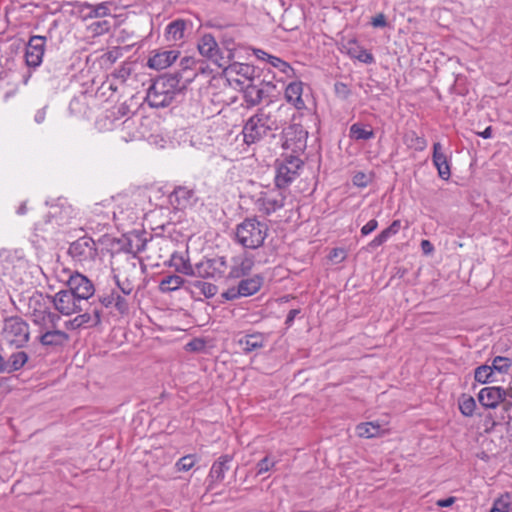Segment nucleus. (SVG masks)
<instances>
[{
	"instance_id": "1",
	"label": "nucleus",
	"mask_w": 512,
	"mask_h": 512,
	"mask_svg": "<svg viewBox=\"0 0 512 512\" xmlns=\"http://www.w3.org/2000/svg\"><path fill=\"white\" fill-rule=\"evenodd\" d=\"M282 107L276 110L260 108L245 123L242 133L247 145L260 142L270 133L279 130L283 125L280 117Z\"/></svg>"
},
{
	"instance_id": "2",
	"label": "nucleus",
	"mask_w": 512,
	"mask_h": 512,
	"mask_svg": "<svg viewBox=\"0 0 512 512\" xmlns=\"http://www.w3.org/2000/svg\"><path fill=\"white\" fill-rule=\"evenodd\" d=\"M185 89L178 73L158 77L147 91L146 100L151 107L163 108Z\"/></svg>"
},
{
	"instance_id": "3",
	"label": "nucleus",
	"mask_w": 512,
	"mask_h": 512,
	"mask_svg": "<svg viewBox=\"0 0 512 512\" xmlns=\"http://www.w3.org/2000/svg\"><path fill=\"white\" fill-rule=\"evenodd\" d=\"M75 216L76 212L72 205L66 199H58L57 203L51 206L48 217L35 224V236L46 240L60 228L68 225Z\"/></svg>"
},
{
	"instance_id": "4",
	"label": "nucleus",
	"mask_w": 512,
	"mask_h": 512,
	"mask_svg": "<svg viewBox=\"0 0 512 512\" xmlns=\"http://www.w3.org/2000/svg\"><path fill=\"white\" fill-rule=\"evenodd\" d=\"M290 197L291 192L289 189L278 187V185L274 184L273 187H265L255 194L252 197V201L260 214L270 216L281 210Z\"/></svg>"
},
{
	"instance_id": "5",
	"label": "nucleus",
	"mask_w": 512,
	"mask_h": 512,
	"mask_svg": "<svg viewBox=\"0 0 512 512\" xmlns=\"http://www.w3.org/2000/svg\"><path fill=\"white\" fill-rule=\"evenodd\" d=\"M268 235V226L257 218H246L237 225L236 239L247 249L261 247Z\"/></svg>"
},
{
	"instance_id": "6",
	"label": "nucleus",
	"mask_w": 512,
	"mask_h": 512,
	"mask_svg": "<svg viewBox=\"0 0 512 512\" xmlns=\"http://www.w3.org/2000/svg\"><path fill=\"white\" fill-rule=\"evenodd\" d=\"M1 342L9 347L22 348L30 339L29 324L19 316L3 320L0 333Z\"/></svg>"
},
{
	"instance_id": "7",
	"label": "nucleus",
	"mask_w": 512,
	"mask_h": 512,
	"mask_svg": "<svg viewBox=\"0 0 512 512\" xmlns=\"http://www.w3.org/2000/svg\"><path fill=\"white\" fill-rule=\"evenodd\" d=\"M303 164L304 162L300 159L299 155H283L275 163L276 174L274 184L278 185V187L289 189V185L299 176Z\"/></svg>"
},
{
	"instance_id": "8",
	"label": "nucleus",
	"mask_w": 512,
	"mask_h": 512,
	"mask_svg": "<svg viewBox=\"0 0 512 512\" xmlns=\"http://www.w3.org/2000/svg\"><path fill=\"white\" fill-rule=\"evenodd\" d=\"M68 254L81 265H91L98 256V248L93 238L83 236L70 243Z\"/></svg>"
},
{
	"instance_id": "9",
	"label": "nucleus",
	"mask_w": 512,
	"mask_h": 512,
	"mask_svg": "<svg viewBox=\"0 0 512 512\" xmlns=\"http://www.w3.org/2000/svg\"><path fill=\"white\" fill-rule=\"evenodd\" d=\"M197 49L202 57L211 61L218 68L225 67L229 63V57L224 56V51L210 33H205L198 39Z\"/></svg>"
},
{
	"instance_id": "10",
	"label": "nucleus",
	"mask_w": 512,
	"mask_h": 512,
	"mask_svg": "<svg viewBox=\"0 0 512 512\" xmlns=\"http://www.w3.org/2000/svg\"><path fill=\"white\" fill-rule=\"evenodd\" d=\"M51 298L52 297L44 295L35 289H31L19 294L17 306L13 298L10 297L12 303L18 310H25L30 316H32L33 313H38V311L50 308L49 303L52 302Z\"/></svg>"
},
{
	"instance_id": "11",
	"label": "nucleus",
	"mask_w": 512,
	"mask_h": 512,
	"mask_svg": "<svg viewBox=\"0 0 512 512\" xmlns=\"http://www.w3.org/2000/svg\"><path fill=\"white\" fill-rule=\"evenodd\" d=\"M283 148L291 150V154H302L307 147L308 132L300 124H290L283 129Z\"/></svg>"
},
{
	"instance_id": "12",
	"label": "nucleus",
	"mask_w": 512,
	"mask_h": 512,
	"mask_svg": "<svg viewBox=\"0 0 512 512\" xmlns=\"http://www.w3.org/2000/svg\"><path fill=\"white\" fill-rule=\"evenodd\" d=\"M78 313L73 319L65 322V328L68 330H78L82 328H92L98 326L102 321L103 309L96 305L93 300L86 309Z\"/></svg>"
},
{
	"instance_id": "13",
	"label": "nucleus",
	"mask_w": 512,
	"mask_h": 512,
	"mask_svg": "<svg viewBox=\"0 0 512 512\" xmlns=\"http://www.w3.org/2000/svg\"><path fill=\"white\" fill-rule=\"evenodd\" d=\"M26 266V260L16 252L10 250L0 251V271L15 282L22 281V274Z\"/></svg>"
},
{
	"instance_id": "14",
	"label": "nucleus",
	"mask_w": 512,
	"mask_h": 512,
	"mask_svg": "<svg viewBox=\"0 0 512 512\" xmlns=\"http://www.w3.org/2000/svg\"><path fill=\"white\" fill-rule=\"evenodd\" d=\"M66 289H68L85 306L92 303L90 299L94 297L95 287L91 280L86 276L80 273L70 275L66 283Z\"/></svg>"
},
{
	"instance_id": "15",
	"label": "nucleus",
	"mask_w": 512,
	"mask_h": 512,
	"mask_svg": "<svg viewBox=\"0 0 512 512\" xmlns=\"http://www.w3.org/2000/svg\"><path fill=\"white\" fill-rule=\"evenodd\" d=\"M51 301L55 310L64 316L80 313L86 309V306L66 288L52 296Z\"/></svg>"
},
{
	"instance_id": "16",
	"label": "nucleus",
	"mask_w": 512,
	"mask_h": 512,
	"mask_svg": "<svg viewBox=\"0 0 512 512\" xmlns=\"http://www.w3.org/2000/svg\"><path fill=\"white\" fill-rule=\"evenodd\" d=\"M228 265L225 257L217 256L211 259H205L194 266V277L201 278H222L227 271Z\"/></svg>"
},
{
	"instance_id": "17",
	"label": "nucleus",
	"mask_w": 512,
	"mask_h": 512,
	"mask_svg": "<svg viewBox=\"0 0 512 512\" xmlns=\"http://www.w3.org/2000/svg\"><path fill=\"white\" fill-rule=\"evenodd\" d=\"M276 86L270 81L260 80L254 83V80L243 87L244 100L248 107L259 105L264 99L268 98L275 90Z\"/></svg>"
},
{
	"instance_id": "18",
	"label": "nucleus",
	"mask_w": 512,
	"mask_h": 512,
	"mask_svg": "<svg viewBox=\"0 0 512 512\" xmlns=\"http://www.w3.org/2000/svg\"><path fill=\"white\" fill-rule=\"evenodd\" d=\"M46 41V37L41 35H33L29 38L25 49V62L28 67L37 68L41 65Z\"/></svg>"
},
{
	"instance_id": "19",
	"label": "nucleus",
	"mask_w": 512,
	"mask_h": 512,
	"mask_svg": "<svg viewBox=\"0 0 512 512\" xmlns=\"http://www.w3.org/2000/svg\"><path fill=\"white\" fill-rule=\"evenodd\" d=\"M255 265V256L250 252H243L231 259L228 278L237 279L247 276Z\"/></svg>"
},
{
	"instance_id": "20",
	"label": "nucleus",
	"mask_w": 512,
	"mask_h": 512,
	"mask_svg": "<svg viewBox=\"0 0 512 512\" xmlns=\"http://www.w3.org/2000/svg\"><path fill=\"white\" fill-rule=\"evenodd\" d=\"M180 52L177 49H159L154 50L149 57L147 66L155 70H163L170 67L179 57Z\"/></svg>"
},
{
	"instance_id": "21",
	"label": "nucleus",
	"mask_w": 512,
	"mask_h": 512,
	"mask_svg": "<svg viewBox=\"0 0 512 512\" xmlns=\"http://www.w3.org/2000/svg\"><path fill=\"white\" fill-rule=\"evenodd\" d=\"M196 200L195 191L184 186L176 187L169 195V203L178 210L192 206Z\"/></svg>"
},
{
	"instance_id": "22",
	"label": "nucleus",
	"mask_w": 512,
	"mask_h": 512,
	"mask_svg": "<svg viewBox=\"0 0 512 512\" xmlns=\"http://www.w3.org/2000/svg\"><path fill=\"white\" fill-rule=\"evenodd\" d=\"M253 51L257 59L267 62L270 66L277 69L285 77H296L294 68L288 62L284 61L283 59L277 56L271 55L262 49H254Z\"/></svg>"
},
{
	"instance_id": "23",
	"label": "nucleus",
	"mask_w": 512,
	"mask_h": 512,
	"mask_svg": "<svg viewBox=\"0 0 512 512\" xmlns=\"http://www.w3.org/2000/svg\"><path fill=\"white\" fill-rule=\"evenodd\" d=\"M96 305H98L101 309L103 307H114L121 315H125L129 312V304L127 300L115 290H112L109 293L98 295V301L96 302Z\"/></svg>"
},
{
	"instance_id": "24",
	"label": "nucleus",
	"mask_w": 512,
	"mask_h": 512,
	"mask_svg": "<svg viewBox=\"0 0 512 512\" xmlns=\"http://www.w3.org/2000/svg\"><path fill=\"white\" fill-rule=\"evenodd\" d=\"M233 460V456L225 454L220 456L211 466L208 481L209 487H213L216 484L221 483L224 478L226 472L230 469V463Z\"/></svg>"
},
{
	"instance_id": "25",
	"label": "nucleus",
	"mask_w": 512,
	"mask_h": 512,
	"mask_svg": "<svg viewBox=\"0 0 512 512\" xmlns=\"http://www.w3.org/2000/svg\"><path fill=\"white\" fill-rule=\"evenodd\" d=\"M501 393V386H488L479 391L477 398L483 408L495 410L503 401Z\"/></svg>"
},
{
	"instance_id": "26",
	"label": "nucleus",
	"mask_w": 512,
	"mask_h": 512,
	"mask_svg": "<svg viewBox=\"0 0 512 512\" xmlns=\"http://www.w3.org/2000/svg\"><path fill=\"white\" fill-rule=\"evenodd\" d=\"M188 25H191V22L184 19H175L171 21L164 31L165 40L172 44L183 42Z\"/></svg>"
},
{
	"instance_id": "27",
	"label": "nucleus",
	"mask_w": 512,
	"mask_h": 512,
	"mask_svg": "<svg viewBox=\"0 0 512 512\" xmlns=\"http://www.w3.org/2000/svg\"><path fill=\"white\" fill-rule=\"evenodd\" d=\"M30 317L34 325L38 327L39 334L50 328H56L60 321L59 314L52 312L50 308L33 313Z\"/></svg>"
},
{
	"instance_id": "28",
	"label": "nucleus",
	"mask_w": 512,
	"mask_h": 512,
	"mask_svg": "<svg viewBox=\"0 0 512 512\" xmlns=\"http://www.w3.org/2000/svg\"><path fill=\"white\" fill-rule=\"evenodd\" d=\"M303 95V82L292 81L290 82L284 91L285 100L293 105L297 110H303L306 108L305 101L302 98Z\"/></svg>"
},
{
	"instance_id": "29",
	"label": "nucleus",
	"mask_w": 512,
	"mask_h": 512,
	"mask_svg": "<svg viewBox=\"0 0 512 512\" xmlns=\"http://www.w3.org/2000/svg\"><path fill=\"white\" fill-rule=\"evenodd\" d=\"M69 340V335L56 328H50L38 335V341L41 345L47 347L63 346Z\"/></svg>"
},
{
	"instance_id": "30",
	"label": "nucleus",
	"mask_w": 512,
	"mask_h": 512,
	"mask_svg": "<svg viewBox=\"0 0 512 512\" xmlns=\"http://www.w3.org/2000/svg\"><path fill=\"white\" fill-rule=\"evenodd\" d=\"M432 161L438 171V175L443 180H448L451 175L450 165L447 156L442 151V145L439 142L433 145Z\"/></svg>"
},
{
	"instance_id": "31",
	"label": "nucleus",
	"mask_w": 512,
	"mask_h": 512,
	"mask_svg": "<svg viewBox=\"0 0 512 512\" xmlns=\"http://www.w3.org/2000/svg\"><path fill=\"white\" fill-rule=\"evenodd\" d=\"M266 336L261 332L247 334L238 340L244 353H250L254 350L263 348L266 343Z\"/></svg>"
},
{
	"instance_id": "32",
	"label": "nucleus",
	"mask_w": 512,
	"mask_h": 512,
	"mask_svg": "<svg viewBox=\"0 0 512 512\" xmlns=\"http://www.w3.org/2000/svg\"><path fill=\"white\" fill-rule=\"evenodd\" d=\"M228 75H238L243 77L249 82L254 80L256 69L254 66L240 62H229L225 67H222Z\"/></svg>"
},
{
	"instance_id": "33",
	"label": "nucleus",
	"mask_w": 512,
	"mask_h": 512,
	"mask_svg": "<svg viewBox=\"0 0 512 512\" xmlns=\"http://www.w3.org/2000/svg\"><path fill=\"white\" fill-rule=\"evenodd\" d=\"M263 281V277L257 274L253 277L242 279L237 286L242 297H249L256 294L261 289Z\"/></svg>"
},
{
	"instance_id": "34",
	"label": "nucleus",
	"mask_w": 512,
	"mask_h": 512,
	"mask_svg": "<svg viewBox=\"0 0 512 512\" xmlns=\"http://www.w3.org/2000/svg\"><path fill=\"white\" fill-rule=\"evenodd\" d=\"M169 263L179 273L187 276H193L194 274V266L191 265L184 253L174 252L170 257Z\"/></svg>"
},
{
	"instance_id": "35",
	"label": "nucleus",
	"mask_w": 512,
	"mask_h": 512,
	"mask_svg": "<svg viewBox=\"0 0 512 512\" xmlns=\"http://www.w3.org/2000/svg\"><path fill=\"white\" fill-rule=\"evenodd\" d=\"M111 2H102L99 4H91L84 2L81 5L82 11L88 10L87 18H103L111 14Z\"/></svg>"
},
{
	"instance_id": "36",
	"label": "nucleus",
	"mask_w": 512,
	"mask_h": 512,
	"mask_svg": "<svg viewBox=\"0 0 512 512\" xmlns=\"http://www.w3.org/2000/svg\"><path fill=\"white\" fill-rule=\"evenodd\" d=\"M120 138L124 141H132L138 137L136 122L133 118L128 117L122 122L118 123Z\"/></svg>"
},
{
	"instance_id": "37",
	"label": "nucleus",
	"mask_w": 512,
	"mask_h": 512,
	"mask_svg": "<svg viewBox=\"0 0 512 512\" xmlns=\"http://www.w3.org/2000/svg\"><path fill=\"white\" fill-rule=\"evenodd\" d=\"M348 45V54L351 57L365 64H371L374 62V56L372 55V53H370L363 47L359 46L355 40L349 41Z\"/></svg>"
},
{
	"instance_id": "38",
	"label": "nucleus",
	"mask_w": 512,
	"mask_h": 512,
	"mask_svg": "<svg viewBox=\"0 0 512 512\" xmlns=\"http://www.w3.org/2000/svg\"><path fill=\"white\" fill-rule=\"evenodd\" d=\"M383 432L382 426L377 422H365L356 426V434L362 438H373L380 436Z\"/></svg>"
},
{
	"instance_id": "39",
	"label": "nucleus",
	"mask_w": 512,
	"mask_h": 512,
	"mask_svg": "<svg viewBox=\"0 0 512 512\" xmlns=\"http://www.w3.org/2000/svg\"><path fill=\"white\" fill-rule=\"evenodd\" d=\"M28 361V355L24 351L12 353L8 360H5L6 373L20 370Z\"/></svg>"
},
{
	"instance_id": "40",
	"label": "nucleus",
	"mask_w": 512,
	"mask_h": 512,
	"mask_svg": "<svg viewBox=\"0 0 512 512\" xmlns=\"http://www.w3.org/2000/svg\"><path fill=\"white\" fill-rule=\"evenodd\" d=\"M184 284V279L179 275H167L163 277L159 284L161 292L167 293L179 289Z\"/></svg>"
},
{
	"instance_id": "41",
	"label": "nucleus",
	"mask_w": 512,
	"mask_h": 512,
	"mask_svg": "<svg viewBox=\"0 0 512 512\" xmlns=\"http://www.w3.org/2000/svg\"><path fill=\"white\" fill-rule=\"evenodd\" d=\"M350 137L356 141L359 140H370L374 138L375 133L372 128H365L360 123H354L350 126Z\"/></svg>"
},
{
	"instance_id": "42",
	"label": "nucleus",
	"mask_w": 512,
	"mask_h": 512,
	"mask_svg": "<svg viewBox=\"0 0 512 512\" xmlns=\"http://www.w3.org/2000/svg\"><path fill=\"white\" fill-rule=\"evenodd\" d=\"M458 407L463 416L472 417L475 413L476 401L472 396L462 394L458 399Z\"/></svg>"
},
{
	"instance_id": "43",
	"label": "nucleus",
	"mask_w": 512,
	"mask_h": 512,
	"mask_svg": "<svg viewBox=\"0 0 512 512\" xmlns=\"http://www.w3.org/2000/svg\"><path fill=\"white\" fill-rule=\"evenodd\" d=\"M147 241L139 234H133L127 238L126 251L134 255L141 253L146 248Z\"/></svg>"
},
{
	"instance_id": "44",
	"label": "nucleus",
	"mask_w": 512,
	"mask_h": 512,
	"mask_svg": "<svg viewBox=\"0 0 512 512\" xmlns=\"http://www.w3.org/2000/svg\"><path fill=\"white\" fill-rule=\"evenodd\" d=\"M490 512H512V497L505 493L494 500Z\"/></svg>"
},
{
	"instance_id": "45",
	"label": "nucleus",
	"mask_w": 512,
	"mask_h": 512,
	"mask_svg": "<svg viewBox=\"0 0 512 512\" xmlns=\"http://www.w3.org/2000/svg\"><path fill=\"white\" fill-rule=\"evenodd\" d=\"M493 368L489 365H481L475 369L474 379L478 383L486 384L493 382Z\"/></svg>"
},
{
	"instance_id": "46",
	"label": "nucleus",
	"mask_w": 512,
	"mask_h": 512,
	"mask_svg": "<svg viewBox=\"0 0 512 512\" xmlns=\"http://www.w3.org/2000/svg\"><path fill=\"white\" fill-rule=\"evenodd\" d=\"M406 143L408 147L416 151H424L428 145L427 140L422 136H418L414 131H411L406 135Z\"/></svg>"
},
{
	"instance_id": "47",
	"label": "nucleus",
	"mask_w": 512,
	"mask_h": 512,
	"mask_svg": "<svg viewBox=\"0 0 512 512\" xmlns=\"http://www.w3.org/2000/svg\"><path fill=\"white\" fill-rule=\"evenodd\" d=\"M479 416L482 417L480 428L482 429L483 434H492L496 430L497 426L491 412L488 411L486 413L479 414Z\"/></svg>"
},
{
	"instance_id": "48",
	"label": "nucleus",
	"mask_w": 512,
	"mask_h": 512,
	"mask_svg": "<svg viewBox=\"0 0 512 512\" xmlns=\"http://www.w3.org/2000/svg\"><path fill=\"white\" fill-rule=\"evenodd\" d=\"M118 119L115 118V114H107L97 120L96 124L100 130H113L118 129Z\"/></svg>"
},
{
	"instance_id": "49",
	"label": "nucleus",
	"mask_w": 512,
	"mask_h": 512,
	"mask_svg": "<svg viewBox=\"0 0 512 512\" xmlns=\"http://www.w3.org/2000/svg\"><path fill=\"white\" fill-rule=\"evenodd\" d=\"M511 366L512 360L503 356H496L491 365L493 372L497 371L499 373H507Z\"/></svg>"
},
{
	"instance_id": "50",
	"label": "nucleus",
	"mask_w": 512,
	"mask_h": 512,
	"mask_svg": "<svg viewBox=\"0 0 512 512\" xmlns=\"http://www.w3.org/2000/svg\"><path fill=\"white\" fill-rule=\"evenodd\" d=\"M221 48L224 51V56L229 57V62L232 61L235 57L234 51L236 49V44L231 36L224 35L221 39Z\"/></svg>"
},
{
	"instance_id": "51",
	"label": "nucleus",
	"mask_w": 512,
	"mask_h": 512,
	"mask_svg": "<svg viewBox=\"0 0 512 512\" xmlns=\"http://www.w3.org/2000/svg\"><path fill=\"white\" fill-rule=\"evenodd\" d=\"M196 461L197 459L195 455L190 454L183 456L176 462V468L178 471H189L191 468L194 467Z\"/></svg>"
},
{
	"instance_id": "52",
	"label": "nucleus",
	"mask_w": 512,
	"mask_h": 512,
	"mask_svg": "<svg viewBox=\"0 0 512 512\" xmlns=\"http://www.w3.org/2000/svg\"><path fill=\"white\" fill-rule=\"evenodd\" d=\"M276 464V460L270 456H266L256 464V476H260L270 471Z\"/></svg>"
},
{
	"instance_id": "53",
	"label": "nucleus",
	"mask_w": 512,
	"mask_h": 512,
	"mask_svg": "<svg viewBox=\"0 0 512 512\" xmlns=\"http://www.w3.org/2000/svg\"><path fill=\"white\" fill-rule=\"evenodd\" d=\"M195 287L199 288L206 298H212L217 293V286L208 282L197 281Z\"/></svg>"
},
{
	"instance_id": "54",
	"label": "nucleus",
	"mask_w": 512,
	"mask_h": 512,
	"mask_svg": "<svg viewBox=\"0 0 512 512\" xmlns=\"http://www.w3.org/2000/svg\"><path fill=\"white\" fill-rule=\"evenodd\" d=\"M491 412L493 419H495L496 426L506 425L509 426L512 422V415L502 414V411L489 410Z\"/></svg>"
},
{
	"instance_id": "55",
	"label": "nucleus",
	"mask_w": 512,
	"mask_h": 512,
	"mask_svg": "<svg viewBox=\"0 0 512 512\" xmlns=\"http://www.w3.org/2000/svg\"><path fill=\"white\" fill-rule=\"evenodd\" d=\"M370 181V176L362 171L356 172L352 178L353 184L359 188L367 187Z\"/></svg>"
},
{
	"instance_id": "56",
	"label": "nucleus",
	"mask_w": 512,
	"mask_h": 512,
	"mask_svg": "<svg viewBox=\"0 0 512 512\" xmlns=\"http://www.w3.org/2000/svg\"><path fill=\"white\" fill-rule=\"evenodd\" d=\"M334 92L338 98L343 100L347 99L351 94L350 88L343 82H336L334 84Z\"/></svg>"
},
{
	"instance_id": "57",
	"label": "nucleus",
	"mask_w": 512,
	"mask_h": 512,
	"mask_svg": "<svg viewBox=\"0 0 512 512\" xmlns=\"http://www.w3.org/2000/svg\"><path fill=\"white\" fill-rule=\"evenodd\" d=\"M110 27V23L107 20L97 21L91 24L92 31L96 34L108 33Z\"/></svg>"
},
{
	"instance_id": "58",
	"label": "nucleus",
	"mask_w": 512,
	"mask_h": 512,
	"mask_svg": "<svg viewBox=\"0 0 512 512\" xmlns=\"http://www.w3.org/2000/svg\"><path fill=\"white\" fill-rule=\"evenodd\" d=\"M240 297H242V295L239 291L238 286L230 287L222 293V298H224L227 301H232Z\"/></svg>"
},
{
	"instance_id": "59",
	"label": "nucleus",
	"mask_w": 512,
	"mask_h": 512,
	"mask_svg": "<svg viewBox=\"0 0 512 512\" xmlns=\"http://www.w3.org/2000/svg\"><path fill=\"white\" fill-rule=\"evenodd\" d=\"M347 256L346 250L343 248H334L329 254V258L336 263H340L345 260Z\"/></svg>"
},
{
	"instance_id": "60",
	"label": "nucleus",
	"mask_w": 512,
	"mask_h": 512,
	"mask_svg": "<svg viewBox=\"0 0 512 512\" xmlns=\"http://www.w3.org/2000/svg\"><path fill=\"white\" fill-rule=\"evenodd\" d=\"M116 284L118 288L121 290V292L125 295H130L133 291V285L130 283L128 279L120 280L119 278H117Z\"/></svg>"
},
{
	"instance_id": "61",
	"label": "nucleus",
	"mask_w": 512,
	"mask_h": 512,
	"mask_svg": "<svg viewBox=\"0 0 512 512\" xmlns=\"http://www.w3.org/2000/svg\"><path fill=\"white\" fill-rule=\"evenodd\" d=\"M371 25L374 28H384L387 26L386 16L383 13L377 14L371 19Z\"/></svg>"
},
{
	"instance_id": "62",
	"label": "nucleus",
	"mask_w": 512,
	"mask_h": 512,
	"mask_svg": "<svg viewBox=\"0 0 512 512\" xmlns=\"http://www.w3.org/2000/svg\"><path fill=\"white\" fill-rule=\"evenodd\" d=\"M378 227V222L375 219H372L368 221L362 228H361V234L363 236H367L370 233H372L374 230H376Z\"/></svg>"
},
{
	"instance_id": "63",
	"label": "nucleus",
	"mask_w": 512,
	"mask_h": 512,
	"mask_svg": "<svg viewBox=\"0 0 512 512\" xmlns=\"http://www.w3.org/2000/svg\"><path fill=\"white\" fill-rule=\"evenodd\" d=\"M198 64V60L194 59L193 57H184L180 61V66L183 70L187 69H195V67Z\"/></svg>"
},
{
	"instance_id": "64",
	"label": "nucleus",
	"mask_w": 512,
	"mask_h": 512,
	"mask_svg": "<svg viewBox=\"0 0 512 512\" xmlns=\"http://www.w3.org/2000/svg\"><path fill=\"white\" fill-rule=\"evenodd\" d=\"M204 347V342L198 339H194L186 345L189 351H198Z\"/></svg>"
}]
</instances>
